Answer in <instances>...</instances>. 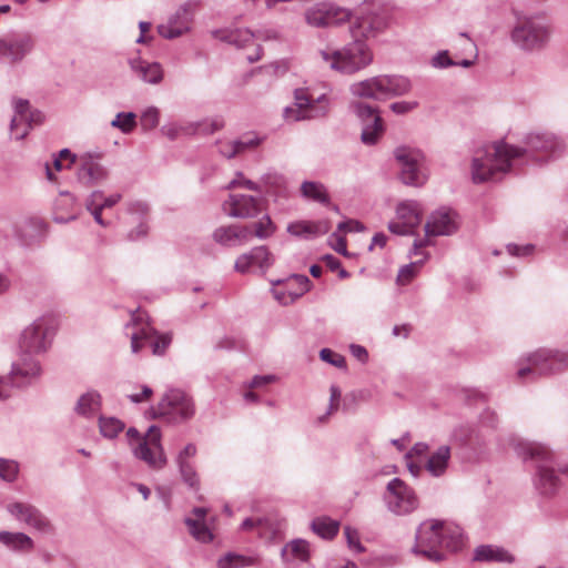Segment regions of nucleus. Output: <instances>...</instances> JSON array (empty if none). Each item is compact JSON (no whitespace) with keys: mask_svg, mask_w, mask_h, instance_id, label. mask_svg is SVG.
Segmentation results:
<instances>
[{"mask_svg":"<svg viewBox=\"0 0 568 568\" xmlns=\"http://www.w3.org/2000/svg\"><path fill=\"white\" fill-rule=\"evenodd\" d=\"M417 108H418L417 101H398V102H393L389 105V109L395 114H398V115L407 114Z\"/></svg>","mask_w":568,"mask_h":568,"instance_id":"e2e57ef3","label":"nucleus"},{"mask_svg":"<svg viewBox=\"0 0 568 568\" xmlns=\"http://www.w3.org/2000/svg\"><path fill=\"white\" fill-rule=\"evenodd\" d=\"M125 332L131 338L132 353H139L148 345L153 354L162 355L171 343L169 335H160L149 323L143 324L136 315L132 316V323L125 326Z\"/></svg>","mask_w":568,"mask_h":568,"instance_id":"9d476101","label":"nucleus"},{"mask_svg":"<svg viewBox=\"0 0 568 568\" xmlns=\"http://www.w3.org/2000/svg\"><path fill=\"white\" fill-rule=\"evenodd\" d=\"M534 251V245L527 244V245H517V244H508L507 245V252L513 256H527L531 254Z\"/></svg>","mask_w":568,"mask_h":568,"instance_id":"69168bd1","label":"nucleus"},{"mask_svg":"<svg viewBox=\"0 0 568 568\" xmlns=\"http://www.w3.org/2000/svg\"><path fill=\"white\" fill-rule=\"evenodd\" d=\"M250 255L252 256L253 265H258L260 268L266 270L272 263V256L268 250L265 246H257L251 250Z\"/></svg>","mask_w":568,"mask_h":568,"instance_id":"3c124183","label":"nucleus"},{"mask_svg":"<svg viewBox=\"0 0 568 568\" xmlns=\"http://www.w3.org/2000/svg\"><path fill=\"white\" fill-rule=\"evenodd\" d=\"M217 152L225 159H233L239 155V149L235 140H219L216 142Z\"/></svg>","mask_w":568,"mask_h":568,"instance_id":"bf43d9fd","label":"nucleus"},{"mask_svg":"<svg viewBox=\"0 0 568 568\" xmlns=\"http://www.w3.org/2000/svg\"><path fill=\"white\" fill-rule=\"evenodd\" d=\"M388 26V17L385 13L363 14L351 27L354 42L342 50L333 52L321 51V57L332 70L343 74H353L369 65L373 53L368 45L359 38H368L384 30Z\"/></svg>","mask_w":568,"mask_h":568,"instance_id":"f03ea898","label":"nucleus"},{"mask_svg":"<svg viewBox=\"0 0 568 568\" xmlns=\"http://www.w3.org/2000/svg\"><path fill=\"white\" fill-rule=\"evenodd\" d=\"M224 128V120L221 116H215L212 119H205L203 121L190 123V132L202 133V134H213L216 131H220Z\"/></svg>","mask_w":568,"mask_h":568,"instance_id":"a19ab883","label":"nucleus"},{"mask_svg":"<svg viewBox=\"0 0 568 568\" xmlns=\"http://www.w3.org/2000/svg\"><path fill=\"white\" fill-rule=\"evenodd\" d=\"M464 545L462 528L439 520L422 523L415 535L413 554L434 562L445 559L444 550L458 551Z\"/></svg>","mask_w":568,"mask_h":568,"instance_id":"7ed1b4c3","label":"nucleus"},{"mask_svg":"<svg viewBox=\"0 0 568 568\" xmlns=\"http://www.w3.org/2000/svg\"><path fill=\"white\" fill-rule=\"evenodd\" d=\"M100 408V394L95 390H89L79 397L74 410L78 415L90 418L98 414Z\"/></svg>","mask_w":568,"mask_h":568,"instance_id":"c9c22d12","label":"nucleus"},{"mask_svg":"<svg viewBox=\"0 0 568 568\" xmlns=\"http://www.w3.org/2000/svg\"><path fill=\"white\" fill-rule=\"evenodd\" d=\"M457 214L450 209L442 207L433 212L425 224L426 236H448L457 231Z\"/></svg>","mask_w":568,"mask_h":568,"instance_id":"412c9836","label":"nucleus"},{"mask_svg":"<svg viewBox=\"0 0 568 568\" xmlns=\"http://www.w3.org/2000/svg\"><path fill=\"white\" fill-rule=\"evenodd\" d=\"M36 48V38L29 31H19L0 37V58L19 63Z\"/></svg>","mask_w":568,"mask_h":568,"instance_id":"2eb2a0df","label":"nucleus"},{"mask_svg":"<svg viewBox=\"0 0 568 568\" xmlns=\"http://www.w3.org/2000/svg\"><path fill=\"white\" fill-rule=\"evenodd\" d=\"M474 559L477 561L513 562L514 557L504 548L483 545L476 548Z\"/></svg>","mask_w":568,"mask_h":568,"instance_id":"f704fd0d","label":"nucleus"},{"mask_svg":"<svg viewBox=\"0 0 568 568\" xmlns=\"http://www.w3.org/2000/svg\"><path fill=\"white\" fill-rule=\"evenodd\" d=\"M480 428L473 430L467 439L471 446H481L486 444V436L483 434V428L495 429L498 424V417L495 412L485 409L479 418Z\"/></svg>","mask_w":568,"mask_h":568,"instance_id":"72a5a7b5","label":"nucleus"},{"mask_svg":"<svg viewBox=\"0 0 568 568\" xmlns=\"http://www.w3.org/2000/svg\"><path fill=\"white\" fill-rule=\"evenodd\" d=\"M423 263H424V260H418V261H415L407 265L402 266L397 274V280H396L397 284L407 285L417 275Z\"/></svg>","mask_w":568,"mask_h":568,"instance_id":"09e8293b","label":"nucleus"},{"mask_svg":"<svg viewBox=\"0 0 568 568\" xmlns=\"http://www.w3.org/2000/svg\"><path fill=\"white\" fill-rule=\"evenodd\" d=\"M397 217L408 226L418 227L422 221L419 204L415 201L402 202L396 209Z\"/></svg>","mask_w":568,"mask_h":568,"instance_id":"e433bc0d","label":"nucleus"},{"mask_svg":"<svg viewBox=\"0 0 568 568\" xmlns=\"http://www.w3.org/2000/svg\"><path fill=\"white\" fill-rule=\"evenodd\" d=\"M253 565V559L242 555L229 552L217 561L219 568H242Z\"/></svg>","mask_w":568,"mask_h":568,"instance_id":"49530a36","label":"nucleus"},{"mask_svg":"<svg viewBox=\"0 0 568 568\" xmlns=\"http://www.w3.org/2000/svg\"><path fill=\"white\" fill-rule=\"evenodd\" d=\"M286 285L288 287L296 285V290L290 292L291 301H295L310 291L311 281L306 275L294 274L286 281Z\"/></svg>","mask_w":568,"mask_h":568,"instance_id":"de8ad7c7","label":"nucleus"},{"mask_svg":"<svg viewBox=\"0 0 568 568\" xmlns=\"http://www.w3.org/2000/svg\"><path fill=\"white\" fill-rule=\"evenodd\" d=\"M43 121L42 112L31 110L28 100H18L14 104V115L11 120L10 130L17 140H22L32 125Z\"/></svg>","mask_w":568,"mask_h":568,"instance_id":"6ab92c4d","label":"nucleus"},{"mask_svg":"<svg viewBox=\"0 0 568 568\" xmlns=\"http://www.w3.org/2000/svg\"><path fill=\"white\" fill-rule=\"evenodd\" d=\"M235 141H236V146L239 149V154H242L247 150L257 148L262 143L263 139L260 138L254 132H248V133L241 135Z\"/></svg>","mask_w":568,"mask_h":568,"instance_id":"603ef678","label":"nucleus"},{"mask_svg":"<svg viewBox=\"0 0 568 568\" xmlns=\"http://www.w3.org/2000/svg\"><path fill=\"white\" fill-rule=\"evenodd\" d=\"M339 525L329 518H316L312 521V529L324 539H332L338 532Z\"/></svg>","mask_w":568,"mask_h":568,"instance_id":"58836bf2","label":"nucleus"},{"mask_svg":"<svg viewBox=\"0 0 568 568\" xmlns=\"http://www.w3.org/2000/svg\"><path fill=\"white\" fill-rule=\"evenodd\" d=\"M253 265V262H252V256L250 255V252L248 253H245V254H242L237 257V260L235 261V270L239 272V273H246L250 267Z\"/></svg>","mask_w":568,"mask_h":568,"instance_id":"338daca9","label":"nucleus"},{"mask_svg":"<svg viewBox=\"0 0 568 568\" xmlns=\"http://www.w3.org/2000/svg\"><path fill=\"white\" fill-rule=\"evenodd\" d=\"M267 521L262 518H246L242 523L243 530H255L261 537H263L264 528L266 527Z\"/></svg>","mask_w":568,"mask_h":568,"instance_id":"680f3d73","label":"nucleus"},{"mask_svg":"<svg viewBox=\"0 0 568 568\" xmlns=\"http://www.w3.org/2000/svg\"><path fill=\"white\" fill-rule=\"evenodd\" d=\"M161 133L171 141L176 140L181 134H192L190 132V123L185 125L176 123L165 124L161 128Z\"/></svg>","mask_w":568,"mask_h":568,"instance_id":"6e6d98bb","label":"nucleus"},{"mask_svg":"<svg viewBox=\"0 0 568 568\" xmlns=\"http://www.w3.org/2000/svg\"><path fill=\"white\" fill-rule=\"evenodd\" d=\"M126 437L131 445L136 442L133 454L145 462L150 467L162 468L166 464V457L161 445V432L155 425L149 427L146 436L142 438L134 427H130Z\"/></svg>","mask_w":568,"mask_h":568,"instance_id":"6e6552de","label":"nucleus"},{"mask_svg":"<svg viewBox=\"0 0 568 568\" xmlns=\"http://www.w3.org/2000/svg\"><path fill=\"white\" fill-rule=\"evenodd\" d=\"M351 18V11L328 3L316 4L305 12L307 24L315 28L339 26Z\"/></svg>","mask_w":568,"mask_h":568,"instance_id":"f3484780","label":"nucleus"},{"mask_svg":"<svg viewBox=\"0 0 568 568\" xmlns=\"http://www.w3.org/2000/svg\"><path fill=\"white\" fill-rule=\"evenodd\" d=\"M388 230L397 235H409L414 234L415 227L406 225V223L402 222L400 220L398 222H390L388 224Z\"/></svg>","mask_w":568,"mask_h":568,"instance_id":"0e129e2a","label":"nucleus"},{"mask_svg":"<svg viewBox=\"0 0 568 568\" xmlns=\"http://www.w3.org/2000/svg\"><path fill=\"white\" fill-rule=\"evenodd\" d=\"M526 145L528 150L496 141L477 149L471 160L473 182L480 184L501 180L517 163L527 158L528 151L539 153L538 161L549 162L562 156L566 150L564 140L550 132L527 135Z\"/></svg>","mask_w":568,"mask_h":568,"instance_id":"f257e3e1","label":"nucleus"},{"mask_svg":"<svg viewBox=\"0 0 568 568\" xmlns=\"http://www.w3.org/2000/svg\"><path fill=\"white\" fill-rule=\"evenodd\" d=\"M103 192L93 191L85 200V207L88 211H92L98 207H102Z\"/></svg>","mask_w":568,"mask_h":568,"instance_id":"774afa93","label":"nucleus"},{"mask_svg":"<svg viewBox=\"0 0 568 568\" xmlns=\"http://www.w3.org/2000/svg\"><path fill=\"white\" fill-rule=\"evenodd\" d=\"M301 195L307 200L324 206L331 204V196L326 186L318 181H304L300 187Z\"/></svg>","mask_w":568,"mask_h":568,"instance_id":"2f4dec72","label":"nucleus"},{"mask_svg":"<svg viewBox=\"0 0 568 568\" xmlns=\"http://www.w3.org/2000/svg\"><path fill=\"white\" fill-rule=\"evenodd\" d=\"M551 33V26L545 18L528 16L516 20L510 39L519 50L534 53L542 51L548 45Z\"/></svg>","mask_w":568,"mask_h":568,"instance_id":"39448f33","label":"nucleus"},{"mask_svg":"<svg viewBox=\"0 0 568 568\" xmlns=\"http://www.w3.org/2000/svg\"><path fill=\"white\" fill-rule=\"evenodd\" d=\"M222 211L230 217L251 219L258 214L260 202L252 195L232 193L222 203Z\"/></svg>","mask_w":568,"mask_h":568,"instance_id":"aec40b11","label":"nucleus"},{"mask_svg":"<svg viewBox=\"0 0 568 568\" xmlns=\"http://www.w3.org/2000/svg\"><path fill=\"white\" fill-rule=\"evenodd\" d=\"M383 499L386 508L396 516L412 514L419 506L415 490L398 477L388 481Z\"/></svg>","mask_w":568,"mask_h":568,"instance_id":"9b49d317","label":"nucleus"},{"mask_svg":"<svg viewBox=\"0 0 568 568\" xmlns=\"http://www.w3.org/2000/svg\"><path fill=\"white\" fill-rule=\"evenodd\" d=\"M568 368V353L540 348L518 364L517 378L535 381L537 377L556 374Z\"/></svg>","mask_w":568,"mask_h":568,"instance_id":"423d86ee","label":"nucleus"},{"mask_svg":"<svg viewBox=\"0 0 568 568\" xmlns=\"http://www.w3.org/2000/svg\"><path fill=\"white\" fill-rule=\"evenodd\" d=\"M344 535L347 541L348 547L357 554L364 552L365 547L362 545L359 540V534L355 528L346 526L344 528Z\"/></svg>","mask_w":568,"mask_h":568,"instance_id":"4d7b16f0","label":"nucleus"},{"mask_svg":"<svg viewBox=\"0 0 568 568\" xmlns=\"http://www.w3.org/2000/svg\"><path fill=\"white\" fill-rule=\"evenodd\" d=\"M349 92L356 98L385 101L381 74L354 82Z\"/></svg>","mask_w":568,"mask_h":568,"instance_id":"a878e982","label":"nucleus"},{"mask_svg":"<svg viewBox=\"0 0 568 568\" xmlns=\"http://www.w3.org/2000/svg\"><path fill=\"white\" fill-rule=\"evenodd\" d=\"M516 454L524 460H531L536 467V476L534 479L537 490L545 496L556 494L560 486V479L554 468V454L545 445L526 442L520 439H511Z\"/></svg>","mask_w":568,"mask_h":568,"instance_id":"20e7f679","label":"nucleus"},{"mask_svg":"<svg viewBox=\"0 0 568 568\" xmlns=\"http://www.w3.org/2000/svg\"><path fill=\"white\" fill-rule=\"evenodd\" d=\"M285 180L283 175L277 173H266L262 176L263 192L271 194L273 190H281L284 186Z\"/></svg>","mask_w":568,"mask_h":568,"instance_id":"864d4df0","label":"nucleus"},{"mask_svg":"<svg viewBox=\"0 0 568 568\" xmlns=\"http://www.w3.org/2000/svg\"><path fill=\"white\" fill-rule=\"evenodd\" d=\"M130 68L145 83L158 84L163 79V70L158 62H146L141 58L129 60Z\"/></svg>","mask_w":568,"mask_h":568,"instance_id":"cd10ccee","label":"nucleus"},{"mask_svg":"<svg viewBox=\"0 0 568 568\" xmlns=\"http://www.w3.org/2000/svg\"><path fill=\"white\" fill-rule=\"evenodd\" d=\"M0 544L8 550L18 554H28L34 549V541L30 536L20 531H0Z\"/></svg>","mask_w":568,"mask_h":568,"instance_id":"bb28decb","label":"nucleus"},{"mask_svg":"<svg viewBox=\"0 0 568 568\" xmlns=\"http://www.w3.org/2000/svg\"><path fill=\"white\" fill-rule=\"evenodd\" d=\"M185 524L189 527L191 535L196 540L201 542H210L213 540V534L204 521L186 518Z\"/></svg>","mask_w":568,"mask_h":568,"instance_id":"79ce46f5","label":"nucleus"},{"mask_svg":"<svg viewBox=\"0 0 568 568\" xmlns=\"http://www.w3.org/2000/svg\"><path fill=\"white\" fill-rule=\"evenodd\" d=\"M191 4L181 6L165 23L158 27L159 34L164 39H175L190 30L192 14Z\"/></svg>","mask_w":568,"mask_h":568,"instance_id":"4be33fe9","label":"nucleus"},{"mask_svg":"<svg viewBox=\"0 0 568 568\" xmlns=\"http://www.w3.org/2000/svg\"><path fill=\"white\" fill-rule=\"evenodd\" d=\"M394 156L400 165L399 179L404 184L422 186L426 183L425 155L419 149L400 145L394 150Z\"/></svg>","mask_w":568,"mask_h":568,"instance_id":"1a4fd4ad","label":"nucleus"},{"mask_svg":"<svg viewBox=\"0 0 568 568\" xmlns=\"http://www.w3.org/2000/svg\"><path fill=\"white\" fill-rule=\"evenodd\" d=\"M430 65L434 69H447L455 65V60L450 58L448 50H442L430 59Z\"/></svg>","mask_w":568,"mask_h":568,"instance_id":"052dcab7","label":"nucleus"},{"mask_svg":"<svg viewBox=\"0 0 568 568\" xmlns=\"http://www.w3.org/2000/svg\"><path fill=\"white\" fill-rule=\"evenodd\" d=\"M288 552L292 554L294 558L306 561L310 556L308 542L303 539L293 540L283 548L282 556L285 558Z\"/></svg>","mask_w":568,"mask_h":568,"instance_id":"a18cd8bd","label":"nucleus"},{"mask_svg":"<svg viewBox=\"0 0 568 568\" xmlns=\"http://www.w3.org/2000/svg\"><path fill=\"white\" fill-rule=\"evenodd\" d=\"M19 473V464L12 459L0 458V478L4 481L12 483L17 479Z\"/></svg>","mask_w":568,"mask_h":568,"instance_id":"8fccbe9b","label":"nucleus"},{"mask_svg":"<svg viewBox=\"0 0 568 568\" xmlns=\"http://www.w3.org/2000/svg\"><path fill=\"white\" fill-rule=\"evenodd\" d=\"M13 236L26 246L31 245L34 242L32 236L26 234L28 229H42L43 222L38 219H28L11 224Z\"/></svg>","mask_w":568,"mask_h":568,"instance_id":"4c0bfd02","label":"nucleus"},{"mask_svg":"<svg viewBox=\"0 0 568 568\" xmlns=\"http://www.w3.org/2000/svg\"><path fill=\"white\" fill-rule=\"evenodd\" d=\"M328 112L329 101L326 94L314 99L306 89L298 88L294 91V104L284 109L283 116L287 122H297L323 119Z\"/></svg>","mask_w":568,"mask_h":568,"instance_id":"0eeeda50","label":"nucleus"},{"mask_svg":"<svg viewBox=\"0 0 568 568\" xmlns=\"http://www.w3.org/2000/svg\"><path fill=\"white\" fill-rule=\"evenodd\" d=\"M196 453L195 444L189 443L175 457L183 483L195 491L200 489V478L191 459L195 457Z\"/></svg>","mask_w":568,"mask_h":568,"instance_id":"b1692460","label":"nucleus"},{"mask_svg":"<svg viewBox=\"0 0 568 568\" xmlns=\"http://www.w3.org/2000/svg\"><path fill=\"white\" fill-rule=\"evenodd\" d=\"M78 180L84 186H92L108 179V170L92 155L81 158L78 168Z\"/></svg>","mask_w":568,"mask_h":568,"instance_id":"393cba45","label":"nucleus"},{"mask_svg":"<svg viewBox=\"0 0 568 568\" xmlns=\"http://www.w3.org/2000/svg\"><path fill=\"white\" fill-rule=\"evenodd\" d=\"M51 345V334L48 321L43 317L37 318L28 325L20 335V352L40 355L45 353Z\"/></svg>","mask_w":568,"mask_h":568,"instance_id":"4468645a","label":"nucleus"},{"mask_svg":"<svg viewBox=\"0 0 568 568\" xmlns=\"http://www.w3.org/2000/svg\"><path fill=\"white\" fill-rule=\"evenodd\" d=\"M124 423L115 417L100 416L99 418L100 433L109 439L115 438L124 429Z\"/></svg>","mask_w":568,"mask_h":568,"instance_id":"ea45409f","label":"nucleus"},{"mask_svg":"<svg viewBox=\"0 0 568 568\" xmlns=\"http://www.w3.org/2000/svg\"><path fill=\"white\" fill-rule=\"evenodd\" d=\"M154 417H163L170 423H182L194 416L192 398L181 389H170L153 410Z\"/></svg>","mask_w":568,"mask_h":568,"instance_id":"f8f14e48","label":"nucleus"},{"mask_svg":"<svg viewBox=\"0 0 568 568\" xmlns=\"http://www.w3.org/2000/svg\"><path fill=\"white\" fill-rule=\"evenodd\" d=\"M352 108L363 124L362 142L366 145H375L384 132V122L378 108L364 102H354Z\"/></svg>","mask_w":568,"mask_h":568,"instance_id":"dca6fc26","label":"nucleus"},{"mask_svg":"<svg viewBox=\"0 0 568 568\" xmlns=\"http://www.w3.org/2000/svg\"><path fill=\"white\" fill-rule=\"evenodd\" d=\"M214 37L236 48H246L253 43L255 34L248 29L216 30Z\"/></svg>","mask_w":568,"mask_h":568,"instance_id":"7c9ffc66","label":"nucleus"},{"mask_svg":"<svg viewBox=\"0 0 568 568\" xmlns=\"http://www.w3.org/2000/svg\"><path fill=\"white\" fill-rule=\"evenodd\" d=\"M160 122V111L154 108H148L141 115V125L143 130L150 131L155 129Z\"/></svg>","mask_w":568,"mask_h":568,"instance_id":"5fc2aeb1","label":"nucleus"},{"mask_svg":"<svg viewBox=\"0 0 568 568\" xmlns=\"http://www.w3.org/2000/svg\"><path fill=\"white\" fill-rule=\"evenodd\" d=\"M250 227L252 230V236L254 235L260 240H266L271 237L276 231V226L268 215H264L260 221L253 223Z\"/></svg>","mask_w":568,"mask_h":568,"instance_id":"c03bdc74","label":"nucleus"},{"mask_svg":"<svg viewBox=\"0 0 568 568\" xmlns=\"http://www.w3.org/2000/svg\"><path fill=\"white\" fill-rule=\"evenodd\" d=\"M215 243L225 247H236L246 244L252 239V230L248 225H222L212 233Z\"/></svg>","mask_w":568,"mask_h":568,"instance_id":"5701e85b","label":"nucleus"},{"mask_svg":"<svg viewBox=\"0 0 568 568\" xmlns=\"http://www.w3.org/2000/svg\"><path fill=\"white\" fill-rule=\"evenodd\" d=\"M6 509L18 521L23 523L42 534H49L52 531L50 520L32 504L14 501L8 504Z\"/></svg>","mask_w":568,"mask_h":568,"instance_id":"a211bd4d","label":"nucleus"},{"mask_svg":"<svg viewBox=\"0 0 568 568\" xmlns=\"http://www.w3.org/2000/svg\"><path fill=\"white\" fill-rule=\"evenodd\" d=\"M450 460V447L443 445L433 452L425 465L426 470L434 477L445 474Z\"/></svg>","mask_w":568,"mask_h":568,"instance_id":"473e14b6","label":"nucleus"},{"mask_svg":"<svg viewBox=\"0 0 568 568\" xmlns=\"http://www.w3.org/2000/svg\"><path fill=\"white\" fill-rule=\"evenodd\" d=\"M329 230V224L327 221H297L292 222L287 225V232L297 237H315L323 234H326Z\"/></svg>","mask_w":568,"mask_h":568,"instance_id":"c756f323","label":"nucleus"},{"mask_svg":"<svg viewBox=\"0 0 568 568\" xmlns=\"http://www.w3.org/2000/svg\"><path fill=\"white\" fill-rule=\"evenodd\" d=\"M111 126L119 129L124 134H129L136 126V114L133 112H119L111 121Z\"/></svg>","mask_w":568,"mask_h":568,"instance_id":"37998d69","label":"nucleus"},{"mask_svg":"<svg viewBox=\"0 0 568 568\" xmlns=\"http://www.w3.org/2000/svg\"><path fill=\"white\" fill-rule=\"evenodd\" d=\"M385 101L403 97L412 91V81L399 74H381Z\"/></svg>","mask_w":568,"mask_h":568,"instance_id":"c85d7f7f","label":"nucleus"},{"mask_svg":"<svg viewBox=\"0 0 568 568\" xmlns=\"http://www.w3.org/2000/svg\"><path fill=\"white\" fill-rule=\"evenodd\" d=\"M320 358L337 368H346L345 357L341 354L333 352L329 348L321 349Z\"/></svg>","mask_w":568,"mask_h":568,"instance_id":"13d9d810","label":"nucleus"},{"mask_svg":"<svg viewBox=\"0 0 568 568\" xmlns=\"http://www.w3.org/2000/svg\"><path fill=\"white\" fill-rule=\"evenodd\" d=\"M42 372L41 363L36 355L20 352L6 378L12 387L24 389L37 384L42 376Z\"/></svg>","mask_w":568,"mask_h":568,"instance_id":"ddd939ff","label":"nucleus"}]
</instances>
